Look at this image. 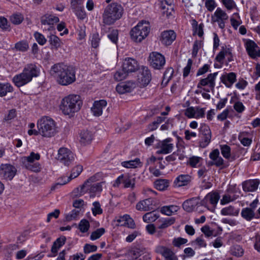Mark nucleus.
<instances>
[{
    "instance_id": "nucleus-1",
    "label": "nucleus",
    "mask_w": 260,
    "mask_h": 260,
    "mask_svg": "<svg viewBox=\"0 0 260 260\" xmlns=\"http://www.w3.org/2000/svg\"><path fill=\"white\" fill-rule=\"evenodd\" d=\"M50 73L56 81L62 86H68L76 81V71L72 66L56 63L51 67Z\"/></svg>"
},
{
    "instance_id": "nucleus-2",
    "label": "nucleus",
    "mask_w": 260,
    "mask_h": 260,
    "mask_svg": "<svg viewBox=\"0 0 260 260\" xmlns=\"http://www.w3.org/2000/svg\"><path fill=\"white\" fill-rule=\"evenodd\" d=\"M38 131L29 129L28 134L30 136L40 135L45 138H51L57 133L56 123L54 120L48 116H44L38 120Z\"/></svg>"
},
{
    "instance_id": "nucleus-3",
    "label": "nucleus",
    "mask_w": 260,
    "mask_h": 260,
    "mask_svg": "<svg viewBox=\"0 0 260 260\" xmlns=\"http://www.w3.org/2000/svg\"><path fill=\"white\" fill-rule=\"evenodd\" d=\"M82 105V102L80 96L77 94H72L61 100L59 108L63 115L72 117L80 110Z\"/></svg>"
},
{
    "instance_id": "nucleus-4",
    "label": "nucleus",
    "mask_w": 260,
    "mask_h": 260,
    "mask_svg": "<svg viewBox=\"0 0 260 260\" xmlns=\"http://www.w3.org/2000/svg\"><path fill=\"white\" fill-rule=\"evenodd\" d=\"M39 74L40 69L36 64H27L22 73L14 76L13 82L16 86L21 87L30 82L33 77H37Z\"/></svg>"
},
{
    "instance_id": "nucleus-5",
    "label": "nucleus",
    "mask_w": 260,
    "mask_h": 260,
    "mask_svg": "<svg viewBox=\"0 0 260 260\" xmlns=\"http://www.w3.org/2000/svg\"><path fill=\"white\" fill-rule=\"evenodd\" d=\"M124 13L122 6L117 3L108 5L102 15V21L105 25H111L121 18Z\"/></svg>"
},
{
    "instance_id": "nucleus-6",
    "label": "nucleus",
    "mask_w": 260,
    "mask_h": 260,
    "mask_svg": "<svg viewBox=\"0 0 260 260\" xmlns=\"http://www.w3.org/2000/svg\"><path fill=\"white\" fill-rule=\"evenodd\" d=\"M102 183H94L92 184L90 180H88L81 187H78L74 190V195L80 197L88 192L91 197H94L102 191Z\"/></svg>"
},
{
    "instance_id": "nucleus-7",
    "label": "nucleus",
    "mask_w": 260,
    "mask_h": 260,
    "mask_svg": "<svg viewBox=\"0 0 260 260\" xmlns=\"http://www.w3.org/2000/svg\"><path fill=\"white\" fill-rule=\"evenodd\" d=\"M150 31V27L146 22H139L131 31L132 39L136 42H141L145 38Z\"/></svg>"
},
{
    "instance_id": "nucleus-8",
    "label": "nucleus",
    "mask_w": 260,
    "mask_h": 260,
    "mask_svg": "<svg viewBox=\"0 0 260 260\" xmlns=\"http://www.w3.org/2000/svg\"><path fill=\"white\" fill-rule=\"evenodd\" d=\"M229 19V16L225 11L220 7H218L211 15V23H217L218 26L221 29H224L225 26V22Z\"/></svg>"
},
{
    "instance_id": "nucleus-9",
    "label": "nucleus",
    "mask_w": 260,
    "mask_h": 260,
    "mask_svg": "<svg viewBox=\"0 0 260 260\" xmlns=\"http://www.w3.org/2000/svg\"><path fill=\"white\" fill-rule=\"evenodd\" d=\"M218 72L209 74L208 76L200 80L197 85L198 88H203L206 92L213 91L215 86V80Z\"/></svg>"
},
{
    "instance_id": "nucleus-10",
    "label": "nucleus",
    "mask_w": 260,
    "mask_h": 260,
    "mask_svg": "<svg viewBox=\"0 0 260 260\" xmlns=\"http://www.w3.org/2000/svg\"><path fill=\"white\" fill-rule=\"evenodd\" d=\"M148 61L150 66L155 70H160L166 63L165 56L158 52H152L149 54Z\"/></svg>"
},
{
    "instance_id": "nucleus-11",
    "label": "nucleus",
    "mask_w": 260,
    "mask_h": 260,
    "mask_svg": "<svg viewBox=\"0 0 260 260\" xmlns=\"http://www.w3.org/2000/svg\"><path fill=\"white\" fill-rule=\"evenodd\" d=\"M57 159L64 166H69L74 160V154L67 148H60L58 151Z\"/></svg>"
},
{
    "instance_id": "nucleus-12",
    "label": "nucleus",
    "mask_w": 260,
    "mask_h": 260,
    "mask_svg": "<svg viewBox=\"0 0 260 260\" xmlns=\"http://www.w3.org/2000/svg\"><path fill=\"white\" fill-rule=\"evenodd\" d=\"M212 134L209 127L206 125H202L200 128L199 137L200 146L202 148L206 147L210 143Z\"/></svg>"
},
{
    "instance_id": "nucleus-13",
    "label": "nucleus",
    "mask_w": 260,
    "mask_h": 260,
    "mask_svg": "<svg viewBox=\"0 0 260 260\" xmlns=\"http://www.w3.org/2000/svg\"><path fill=\"white\" fill-rule=\"evenodd\" d=\"M233 50L230 46H222L220 52L215 57V60L219 64H223L224 59H227L228 62L233 60Z\"/></svg>"
},
{
    "instance_id": "nucleus-14",
    "label": "nucleus",
    "mask_w": 260,
    "mask_h": 260,
    "mask_svg": "<svg viewBox=\"0 0 260 260\" xmlns=\"http://www.w3.org/2000/svg\"><path fill=\"white\" fill-rule=\"evenodd\" d=\"M237 192V188L235 185H229L220 200V204L224 205L237 200L239 198V196L236 194Z\"/></svg>"
},
{
    "instance_id": "nucleus-15",
    "label": "nucleus",
    "mask_w": 260,
    "mask_h": 260,
    "mask_svg": "<svg viewBox=\"0 0 260 260\" xmlns=\"http://www.w3.org/2000/svg\"><path fill=\"white\" fill-rule=\"evenodd\" d=\"M206 108L200 107H189L184 111L185 115L189 118L200 119L205 116Z\"/></svg>"
},
{
    "instance_id": "nucleus-16",
    "label": "nucleus",
    "mask_w": 260,
    "mask_h": 260,
    "mask_svg": "<svg viewBox=\"0 0 260 260\" xmlns=\"http://www.w3.org/2000/svg\"><path fill=\"white\" fill-rule=\"evenodd\" d=\"M209 156L211 160L208 162V166H215L216 167H219L221 169L225 167L224 163V160L220 156L219 150L218 149H215L212 150L210 153Z\"/></svg>"
},
{
    "instance_id": "nucleus-17",
    "label": "nucleus",
    "mask_w": 260,
    "mask_h": 260,
    "mask_svg": "<svg viewBox=\"0 0 260 260\" xmlns=\"http://www.w3.org/2000/svg\"><path fill=\"white\" fill-rule=\"evenodd\" d=\"M155 252L161 254L165 260H178L175 252L169 247L158 245L155 248Z\"/></svg>"
},
{
    "instance_id": "nucleus-18",
    "label": "nucleus",
    "mask_w": 260,
    "mask_h": 260,
    "mask_svg": "<svg viewBox=\"0 0 260 260\" xmlns=\"http://www.w3.org/2000/svg\"><path fill=\"white\" fill-rule=\"evenodd\" d=\"M16 169L13 166L10 164H2L0 166V175L5 179L12 180L15 176Z\"/></svg>"
},
{
    "instance_id": "nucleus-19",
    "label": "nucleus",
    "mask_w": 260,
    "mask_h": 260,
    "mask_svg": "<svg viewBox=\"0 0 260 260\" xmlns=\"http://www.w3.org/2000/svg\"><path fill=\"white\" fill-rule=\"evenodd\" d=\"M220 196L218 192L216 191L210 192L206 194L204 199L201 201V205L209 209V205L211 204L213 206H215Z\"/></svg>"
},
{
    "instance_id": "nucleus-20",
    "label": "nucleus",
    "mask_w": 260,
    "mask_h": 260,
    "mask_svg": "<svg viewBox=\"0 0 260 260\" xmlns=\"http://www.w3.org/2000/svg\"><path fill=\"white\" fill-rule=\"evenodd\" d=\"M176 38V34L173 30H167L161 32L159 37L161 43L165 46H169L172 44Z\"/></svg>"
},
{
    "instance_id": "nucleus-21",
    "label": "nucleus",
    "mask_w": 260,
    "mask_h": 260,
    "mask_svg": "<svg viewBox=\"0 0 260 260\" xmlns=\"http://www.w3.org/2000/svg\"><path fill=\"white\" fill-rule=\"evenodd\" d=\"M138 80L140 84L143 86L149 84L151 80V74L148 67H142L138 76Z\"/></svg>"
},
{
    "instance_id": "nucleus-22",
    "label": "nucleus",
    "mask_w": 260,
    "mask_h": 260,
    "mask_svg": "<svg viewBox=\"0 0 260 260\" xmlns=\"http://www.w3.org/2000/svg\"><path fill=\"white\" fill-rule=\"evenodd\" d=\"M82 170L83 169L81 166H76L72 170L71 174L69 177H64L63 179L64 180L63 181L59 180L58 183L51 187V190L55 189V187L58 185H62L66 184V183L70 182L72 179L76 178L80 174L82 171ZM63 178L61 179V180Z\"/></svg>"
},
{
    "instance_id": "nucleus-23",
    "label": "nucleus",
    "mask_w": 260,
    "mask_h": 260,
    "mask_svg": "<svg viewBox=\"0 0 260 260\" xmlns=\"http://www.w3.org/2000/svg\"><path fill=\"white\" fill-rule=\"evenodd\" d=\"M245 45L248 54L251 58H255L260 57V50L257 45L253 41L247 40Z\"/></svg>"
},
{
    "instance_id": "nucleus-24",
    "label": "nucleus",
    "mask_w": 260,
    "mask_h": 260,
    "mask_svg": "<svg viewBox=\"0 0 260 260\" xmlns=\"http://www.w3.org/2000/svg\"><path fill=\"white\" fill-rule=\"evenodd\" d=\"M59 21V19L58 17L50 14H46L41 18V22L42 25L49 26V28H47L48 30H54V27L53 25Z\"/></svg>"
},
{
    "instance_id": "nucleus-25",
    "label": "nucleus",
    "mask_w": 260,
    "mask_h": 260,
    "mask_svg": "<svg viewBox=\"0 0 260 260\" xmlns=\"http://www.w3.org/2000/svg\"><path fill=\"white\" fill-rule=\"evenodd\" d=\"M171 138H167L163 141L159 142L157 144V148L159 149L157 151L158 153L168 154L170 153L173 149L174 145L171 142Z\"/></svg>"
},
{
    "instance_id": "nucleus-26",
    "label": "nucleus",
    "mask_w": 260,
    "mask_h": 260,
    "mask_svg": "<svg viewBox=\"0 0 260 260\" xmlns=\"http://www.w3.org/2000/svg\"><path fill=\"white\" fill-rule=\"evenodd\" d=\"M114 222L117 226H127L128 228L134 229L135 223L133 219L128 214H125L115 219Z\"/></svg>"
},
{
    "instance_id": "nucleus-27",
    "label": "nucleus",
    "mask_w": 260,
    "mask_h": 260,
    "mask_svg": "<svg viewBox=\"0 0 260 260\" xmlns=\"http://www.w3.org/2000/svg\"><path fill=\"white\" fill-rule=\"evenodd\" d=\"M122 67L128 73L137 71L139 68V65L134 58L127 57L123 60Z\"/></svg>"
},
{
    "instance_id": "nucleus-28",
    "label": "nucleus",
    "mask_w": 260,
    "mask_h": 260,
    "mask_svg": "<svg viewBox=\"0 0 260 260\" xmlns=\"http://www.w3.org/2000/svg\"><path fill=\"white\" fill-rule=\"evenodd\" d=\"M199 206H201V202L198 198H192L187 200L182 204L183 209L188 212L193 211Z\"/></svg>"
},
{
    "instance_id": "nucleus-29",
    "label": "nucleus",
    "mask_w": 260,
    "mask_h": 260,
    "mask_svg": "<svg viewBox=\"0 0 260 260\" xmlns=\"http://www.w3.org/2000/svg\"><path fill=\"white\" fill-rule=\"evenodd\" d=\"M192 179L191 176L188 174H181L178 176L174 181L173 184L176 187H180L188 185Z\"/></svg>"
},
{
    "instance_id": "nucleus-30",
    "label": "nucleus",
    "mask_w": 260,
    "mask_h": 260,
    "mask_svg": "<svg viewBox=\"0 0 260 260\" xmlns=\"http://www.w3.org/2000/svg\"><path fill=\"white\" fill-rule=\"evenodd\" d=\"M236 79L237 75L234 72L223 74L220 77L221 81L228 88H231L232 86L236 82Z\"/></svg>"
},
{
    "instance_id": "nucleus-31",
    "label": "nucleus",
    "mask_w": 260,
    "mask_h": 260,
    "mask_svg": "<svg viewBox=\"0 0 260 260\" xmlns=\"http://www.w3.org/2000/svg\"><path fill=\"white\" fill-rule=\"evenodd\" d=\"M106 101L102 100L95 101L91 108V111L94 116H100L103 113V109L107 106Z\"/></svg>"
},
{
    "instance_id": "nucleus-32",
    "label": "nucleus",
    "mask_w": 260,
    "mask_h": 260,
    "mask_svg": "<svg viewBox=\"0 0 260 260\" xmlns=\"http://www.w3.org/2000/svg\"><path fill=\"white\" fill-rule=\"evenodd\" d=\"M260 181L258 179H251L244 181L242 183L243 190L245 192H253L258 187Z\"/></svg>"
},
{
    "instance_id": "nucleus-33",
    "label": "nucleus",
    "mask_w": 260,
    "mask_h": 260,
    "mask_svg": "<svg viewBox=\"0 0 260 260\" xmlns=\"http://www.w3.org/2000/svg\"><path fill=\"white\" fill-rule=\"evenodd\" d=\"M136 87L135 83L132 81L122 82L118 84L116 87L117 91L123 94L126 92H131Z\"/></svg>"
},
{
    "instance_id": "nucleus-34",
    "label": "nucleus",
    "mask_w": 260,
    "mask_h": 260,
    "mask_svg": "<svg viewBox=\"0 0 260 260\" xmlns=\"http://www.w3.org/2000/svg\"><path fill=\"white\" fill-rule=\"evenodd\" d=\"M153 200L148 198L138 202L136 205V209L139 211H149L153 209Z\"/></svg>"
},
{
    "instance_id": "nucleus-35",
    "label": "nucleus",
    "mask_w": 260,
    "mask_h": 260,
    "mask_svg": "<svg viewBox=\"0 0 260 260\" xmlns=\"http://www.w3.org/2000/svg\"><path fill=\"white\" fill-rule=\"evenodd\" d=\"M40 158V155L39 153H36L31 152L29 155L27 156H23L21 158L20 161L22 165L24 166L27 165L33 164L35 160H38Z\"/></svg>"
},
{
    "instance_id": "nucleus-36",
    "label": "nucleus",
    "mask_w": 260,
    "mask_h": 260,
    "mask_svg": "<svg viewBox=\"0 0 260 260\" xmlns=\"http://www.w3.org/2000/svg\"><path fill=\"white\" fill-rule=\"evenodd\" d=\"M175 221V218L173 217L160 218L157 221V223L158 224V228L159 229H166L174 224Z\"/></svg>"
},
{
    "instance_id": "nucleus-37",
    "label": "nucleus",
    "mask_w": 260,
    "mask_h": 260,
    "mask_svg": "<svg viewBox=\"0 0 260 260\" xmlns=\"http://www.w3.org/2000/svg\"><path fill=\"white\" fill-rule=\"evenodd\" d=\"M179 209V207L176 205L165 206L162 207L160 209V212L167 216H171L175 214Z\"/></svg>"
},
{
    "instance_id": "nucleus-38",
    "label": "nucleus",
    "mask_w": 260,
    "mask_h": 260,
    "mask_svg": "<svg viewBox=\"0 0 260 260\" xmlns=\"http://www.w3.org/2000/svg\"><path fill=\"white\" fill-rule=\"evenodd\" d=\"M80 142L84 145L91 142L92 139V134L87 129L82 130L80 133Z\"/></svg>"
},
{
    "instance_id": "nucleus-39",
    "label": "nucleus",
    "mask_w": 260,
    "mask_h": 260,
    "mask_svg": "<svg viewBox=\"0 0 260 260\" xmlns=\"http://www.w3.org/2000/svg\"><path fill=\"white\" fill-rule=\"evenodd\" d=\"M159 217V214L157 212L152 211L145 214L143 216V220L146 223L153 222Z\"/></svg>"
},
{
    "instance_id": "nucleus-40",
    "label": "nucleus",
    "mask_w": 260,
    "mask_h": 260,
    "mask_svg": "<svg viewBox=\"0 0 260 260\" xmlns=\"http://www.w3.org/2000/svg\"><path fill=\"white\" fill-rule=\"evenodd\" d=\"M13 91V87L8 82L2 83L0 82V96L3 97L7 95L9 92Z\"/></svg>"
},
{
    "instance_id": "nucleus-41",
    "label": "nucleus",
    "mask_w": 260,
    "mask_h": 260,
    "mask_svg": "<svg viewBox=\"0 0 260 260\" xmlns=\"http://www.w3.org/2000/svg\"><path fill=\"white\" fill-rule=\"evenodd\" d=\"M241 215L242 217L247 221L251 220L255 216L254 210L250 208H243Z\"/></svg>"
},
{
    "instance_id": "nucleus-42",
    "label": "nucleus",
    "mask_w": 260,
    "mask_h": 260,
    "mask_svg": "<svg viewBox=\"0 0 260 260\" xmlns=\"http://www.w3.org/2000/svg\"><path fill=\"white\" fill-rule=\"evenodd\" d=\"M219 1L224 7L228 12L237 9V6L234 0H219Z\"/></svg>"
},
{
    "instance_id": "nucleus-43",
    "label": "nucleus",
    "mask_w": 260,
    "mask_h": 260,
    "mask_svg": "<svg viewBox=\"0 0 260 260\" xmlns=\"http://www.w3.org/2000/svg\"><path fill=\"white\" fill-rule=\"evenodd\" d=\"M244 250L243 248L239 245H235L231 247V254L237 257H241L244 254Z\"/></svg>"
},
{
    "instance_id": "nucleus-44",
    "label": "nucleus",
    "mask_w": 260,
    "mask_h": 260,
    "mask_svg": "<svg viewBox=\"0 0 260 260\" xmlns=\"http://www.w3.org/2000/svg\"><path fill=\"white\" fill-rule=\"evenodd\" d=\"M169 182L166 179H158L154 182V186L156 189L162 191L169 186Z\"/></svg>"
},
{
    "instance_id": "nucleus-45",
    "label": "nucleus",
    "mask_w": 260,
    "mask_h": 260,
    "mask_svg": "<svg viewBox=\"0 0 260 260\" xmlns=\"http://www.w3.org/2000/svg\"><path fill=\"white\" fill-rule=\"evenodd\" d=\"M65 242V237L57 238L56 240L53 243L51 248V252L54 254H56L57 252L58 249L64 244Z\"/></svg>"
},
{
    "instance_id": "nucleus-46",
    "label": "nucleus",
    "mask_w": 260,
    "mask_h": 260,
    "mask_svg": "<svg viewBox=\"0 0 260 260\" xmlns=\"http://www.w3.org/2000/svg\"><path fill=\"white\" fill-rule=\"evenodd\" d=\"M239 213V210H236L234 207L230 206L225 208H223L221 210V214L222 215H233L236 216Z\"/></svg>"
},
{
    "instance_id": "nucleus-47",
    "label": "nucleus",
    "mask_w": 260,
    "mask_h": 260,
    "mask_svg": "<svg viewBox=\"0 0 260 260\" xmlns=\"http://www.w3.org/2000/svg\"><path fill=\"white\" fill-rule=\"evenodd\" d=\"M140 160L138 158H136L133 160L124 161L121 162V166L126 168H137L140 164Z\"/></svg>"
},
{
    "instance_id": "nucleus-48",
    "label": "nucleus",
    "mask_w": 260,
    "mask_h": 260,
    "mask_svg": "<svg viewBox=\"0 0 260 260\" xmlns=\"http://www.w3.org/2000/svg\"><path fill=\"white\" fill-rule=\"evenodd\" d=\"M72 9L78 19L83 20L86 17V14L83 6L73 8Z\"/></svg>"
},
{
    "instance_id": "nucleus-49",
    "label": "nucleus",
    "mask_w": 260,
    "mask_h": 260,
    "mask_svg": "<svg viewBox=\"0 0 260 260\" xmlns=\"http://www.w3.org/2000/svg\"><path fill=\"white\" fill-rule=\"evenodd\" d=\"M194 33L197 34L199 37H202L204 35L203 27L204 24L203 23L198 25V22L196 20H193L192 23Z\"/></svg>"
},
{
    "instance_id": "nucleus-50",
    "label": "nucleus",
    "mask_w": 260,
    "mask_h": 260,
    "mask_svg": "<svg viewBox=\"0 0 260 260\" xmlns=\"http://www.w3.org/2000/svg\"><path fill=\"white\" fill-rule=\"evenodd\" d=\"M91 45L93 48H96L99 46L101 38L98 32L92 34L90 37Z\"/></svg>"
},
{
    "instance_id": "nucleus-51",
    "label": "nucleus",
    "mask_w": 260,
    "mask_h": 260,
    "mask_svg": "<svg viewBox=\"0 0 260 260\" xmlns=\"http://www.w3.org/2000/svg\"><path fill=\"white\" fill-rule=\"evenodd\" d=\"M128 75V73L123 69L119 70L114 74V79L117 81H120L123 80L126 78Z\"/></svg>"
},
{
    "instance_id": "nucleus-52",
    "label": "nucleus",
    "mask_w": 260,
    "mask_h": 260,
    "mask_svg": "<svg viewBox=\"0 0 260 260\" xmlns=\"http://www.w3.org/2000/svg\"><path fill=\"white\" fill-rule=\"evenodd\" d=\"M191 244L193 246H196L198 248L206 247L207 246V243L204 239L203 235L197 238L195 240L192 242Z\"/></svg>"
},
{
    "instance_id": "nucleus-53",
    "label": "nucleus",
    "mask_w": 260,
    "mask_h": 260,
    "mask_svg": "<svg viewBox=\"0 0 260 260\" xmlns=\"http://www.w3.org/2000/svg\"><path fill=\"white\" fill-rule=\"evenodd\" d=\"M90 227L89 221L86 219H82L78 225V229L83 233L88 232Z\"/></svg>"
},
{
    "instance_id": "nucleus-54",
    "label": "nucleus",
    "mask_w": 260,
    "mask_h": 260,
    "mask_svg": "<svg viewBox=\"0 0 260 260\" xmlns=\"http://www.w3.org/2000/svg\"><path fill=\"white\" fill-rule=\"evenodd\" d=\"M105 233L104 228H101L98 229L95 231L91 233L90 239L92 241L95 240L100 238Z\"/></svg>"
},
{
    "instance_id": "nucleus-55",
    "label": "nucleus",
    "mask_w": 260,
    "mask_h": 260,
    "mask_svg": "<svg viewBox=\"0 0 260 260\" xmlns=\"http://www.w3.org/2000/svg\"><path fill=\"white\" fill-rule=\"evenodd\" d=\"M50 44L55 48L57 49L60 46V40L55 35H50L49 37Z\"/></svg>"
},
{
    "instance_id": "nucleus-56",
    "label": "nucleus",
    "mask_w": 260,
    "mask_h": 260,
    "mask_svg": "<svg viewBox=\"0 0 260 260\" xmlns=\"http://www.w3.org/2000/svg\"><path fill=\"white\" fill-rule=\"evenodd\" d=\"M80 209H73L70 212L68 213L66 216V219L67 221H71L75 220L77 218L78 216L80 213Z\"/></svg>"
},
{
    "instance_id": "nucleus-57",
    "label": "nucleus",
    "mask_w": 260,
    "mask_h": 260,
    "mask_svg": "<svg viewBox=\"0 0 260 260\" xmlns=\"http://www.w3.org/2000/svg\"><path fill=\"white\" fill-rule=\"evenodd\" d=\"M108 38L114 44H116L118 40V30L117 29H112L108 35Z\"/></svg>"
},
{
    "instance_id": "nucleus-58",
    "label": "nucleus",
    "mask_w": 260,
    "mask_h": 260,
    "mask_svg": "<svg viewBox=\"0 0 260 260\" xmlns=\"http://www.w3.org/2000/svg\"><path fill=\"white\" fill-rule=\"evenodd\" d=\"M220 148L222 156L225 158H229L231 156V148L227 145H220Z\"/></svg>"
},
{
    "instance_id": "nucleus-59",
    "label": "nucleus",
    "mask_w": 260,
    "mask_h": 260,
    "mask_svg": "<svg viewBox=\"0 0 260 260\" xmlns=\"http://www.w3.org/2000/svg\"><path fill=\"white\" fill-rule=\"evenodd\" d=\"M15 48L16 50L24 52L27 50L29 48L28 44L26 41H19L15 44Z\"/></svg>"
},
{
    "instance_id": "nucleus-60",
    "label": "nucleus",
    "mask_w": 260,
    "mask_h": 260,
    "mask_svg": "<svg viewBox=\"0 0 260 260\" xmlns=\"http://www.w3.org/2000/svg\"><path fill=\"white\" fill-rule=\"evenodd\" d=\"M175 125V121L174 118L168 119L165 123L163 124L160 126L161 131H166L169 129L172 128Z\"/></svg>"
},
{
    "instance_id": "nucleus-61",
    "label": "nucleus",
    "mask_w": 260,
    "mask_h": 260,
    "mask_svg": "<svg viewBox=\"0 0 260 260\" xmlns=\"http://www.w3.org/2000/svg\"><path fill=\"white\" fill-rule=\"evenodd\" d=\"M124 187L125 188L134 187L135 184L134 178H131L127 174H124Z\"/></svg>"
},
{
    "instance_id": "nucleus-62",
    "label": "nucleus",
    "mask_w": 260,
    "mask_h": 260,
    "mask_svg": "<svg viewBox=\"0 0 260 260\" xmlns=\"http://www.w3.org/2000/svg\"><path fill=\"white\" fill-rule=\"evenodd\" d=\"M34 36L36 41L40 45H44L47 42V39L43 34L36 31L34 33Z\"/></svg>"
},
{
    "instance_id": "nucleus-63",
    "label": "nucleus",
    "mask_w": 260,
    "mask_h": 260,
    "mask_svg": "<svg viewBox=\"0 0 260 260\" xmlns=\"http://www.w3.org/2000/svg\"><path fill=\"white\" fill-rule=\"evenodd\" d=\"M187 240L181 237L175 238L172 241V244L176 247H180L187 242Z\"/></svg>"
},
{
    "instance_id": "nucleus-64",
    "label": "nucleus",
    "mask_w": 260,
    "mask_h": 260,
    "mask_svg": "<svg viewBox=\"0 0 260 260\" xmlns=\"http://www.w3.org/2000/svg\"><path fill=\"white\" fill-rule=\"evenodd\" d=\"M10 20L12 23L19 24L22 22L23 17L21 14H14L11 16Z\"/></svg>"
}]
</instances>
